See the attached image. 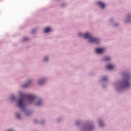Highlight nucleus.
Segmentation results:
<instances>
[{
    "label": "nucleus",
    "mask_w": 131,
    "mask_h": 131,
    "mask_svg": "<svg viewBox=\"0 0 131 131\" xmlns=\"http://www.w3.org/2000/svg\"><path fill=\"white\" fill-rule=\"evenodd\" d=\"M20 96L21 98L18 101V106L19 108H25V100H27V101L31 103L35 99V97L31 95H24L21 93Z\"/></svg>",
    "instance_id": "f257e3e1"
},
{
    "label": "nucleus",
    "mask_w": 131,
    "mask_h": 131,
    "mask_svg": "<svg viewBox=\"0 0 131 131\" xmlns=\"http://www.w3.org/2000/svg\"><path fill=\"white\" fill-rule=\"evenodd\" d=\"M79 36H82V37H84V38H89V40L90 42H95V43H99V39L93 37L92 35H91L89 33H86L85 34L82 33H79Z\"/></svg>",
    "instance_id": "f03ea898"
},
{
    "label": "nucleus",
    "mask_w": 131,
    "mask_h": 131,
    "mask_svg": "<svg viewBox=\"0 0 131 131\" xmlns=\"http://www.w3.org/2000/svg\"><path fill=\"white\" fill-rule=\"evenodd\" d=\"M125 80L123 82L124 87V88H128L129 86V83H128V79L130 78L129 77V75L125 74L124 75Z\"/></svg>",
    "instance_id": "7ed1b4c3"
},
{
    "label": "nucleus",
    "mask_w": 131,
    "mask_h": 131,
    "mask_svg": "<svg viewBox=\"0 0 131 131\" xmlns=\"http://www.w3.org/2000/svg\"><path fill=\"white\" fill-rule=\"evenodd\" d=\"M96 53L97 54H102V53H104V51H105V49L104 48H96L95 50Z\"/></svg>",
    "instance_id": "20e7f679"
},
{
    "label": "nucleus",
    "mask_w": 131,
    "mask_h": 131,
    "mask_svg": "<svg viewBox=\"0 0 131 131\" xmlns=\"http://www.w3.org/2000/svg\"><path fill=\"white\" fill-rule=\"evenodd\" d=\"M97 5H98L101 9L105 8V4L101 2H98Z\"/></svg>",
    "instance_id": "39448f33"
},
{
    "label": "nucleus",
    "mask_w": 131,
    "mask_h": 131,
    "mask_svg": "<svg viewBox=\"0 0 131 131\" xmlns=\"http://www.w3.org/2000/svg\"><path fill=\"white\" fill-rule=\"evenodd\" d=\"M113 68H114V66H112V64H108V66L106 67V69L109 70H112Z\"/></svg>",
    "instance_id": "423d86ee"
},
{
    "label": "nucleus",
    "mask_w": 131,
    "mask_h": 131,
    "mask_svg": "<svg viewBox=\"0 0 131 131\" xmlns=\"http://www.w3.org/2000/svg\"><path fill=\"white\" fill-rule=\"evenodd\" d=\"M51 31V28H46L45 29V32H50Z\"/></svg>",
    "instance_id": "0eeeda50"
},
{
    "label": "nucleus",
    "mask_w": 131,
    "mask_h": 131,
    "mask_svg": "<svg viewBox=\"0 0 131 131\" xmlns=\"http://www.w3.org/2000/svg\"><path fill=\"white\" fill-rule=\"evenodd\" d=\"M31 81H29L27 83V84H25V85H24L23 86V88H27V86H28L29 83H30Z\"/></svg>",
    "instance_id": "6e6552de"
},
{
    "label": "nucleus",
    "mask_w": 131,
    "mask_h": 131,
    "mask_svg": "<svg viewBox=\"0 0 131 131\" xmlns=\"http://www.w3.org/2000/svg\"><path fill=\"white\" fill-rule=\"evenodd\" d=\"M40 104H41V100H39L38 102H37L36 103V105L37 106H39V105H40Z\"/></svg>",
    "instance_id": "1a4fd4ad"
},
{
    "label": "nucleus",
    "mask_w": 131,
    "mask_h": 131,
    "mask_svg": "<svg viewBox=\"0 0 131 131\" xmlns=\"http://www.w3.org/2000/svg\"><path fill=\"white\" fill-rule=\"evenodd\" d=\"M99 123L100 126L102 127L104 126V125L103 124V123L102 122V121H99Z\"/></svg>",
    "instance_id": "9d476101"
},
{
    "label": "nucleus",
    "mask_w": 131,
    "mask_h": 131,
    "mask_svg": "<svg viewBox=\"0 0 131 131\" xmlns=\"http://www.w3.org/2000/svg\"><path fill=\"white\" fill-rule=\"evenodd\" d=\"M110 60V58L109 57H105L104 58V61H109Z\"/></svg>",
    "instance_id": "9b49d317"
},
{
    "label": "nucleus",
    "mask_w": 131,
    "mask_h": 131,
    "mask_svg": "<svg viewBox=\"0 0 131 131\" xmlns=\"http://www.w3.org/2000/svg\"><path fill=\"white\" fill-rule=\"evenodd\" d=\"M103 81H105V80H107V78L106 77H104L102 79Z\"/></svg>",
    "instance_id": "f8f14e48"
},
{
    "label": "nucleus",
    "mask_w": 131,
    "mask_h": 131,
    "mask_svg": "<svg viewBox=\"0 0 131 131\" xmlns=\"http://www.w3.org/2000/svg\"><path fill=\"white\" fill-rule=\"evenodd\" d=\"M26 40H28V38H24V41H26Z\"/></svg>",
    "instance_id": "ddd939ff"
},
{
    "label": "nucleus",
    "mask_w": 131,
    "mask_h": 131,
    "mask_svg": "<svg viewBox=\"0 0 131 131\" xmlns=\"http://www.w3.org/2000/svg\"><path fill=\"white\" fill-rule=\"evenodd\" d=\"M48 58L47 57H45L44 61H48Z\"/></svg>",
    "instance_id": "4468645a"
},
{
    "label": "nucleus",
    "mask_w": 131,
    "mask_h": 131,
    "mask_svg": "<svg viewBox=\"0 0 131 131\" xmlns=\"http://www.w3.org/2000/svg\"><path fill=\"white\" fill-rule=\"evenodd\" d=\"M16 117H17V118H20V115L17 114L16 115Z\"/></svg>",
    "instance_id": "2eb2a0df"
},
{
    "label": "nucleus",
    "mask_w": 131,
    "mask_h": 131,
    "mask_svg": "<svg viewBox=\"0 0 131 131\" xmlns=\"http://www.w3.org/2000/svg\"><path fill=\"white\" fill-rule=\"evenodd\" d=\"M11 99H12V100H14L15 97L14 96H11Z\"/></svg>",
    "instance_id": "dca6fc26"
},
{
    "label": "nucleus",
    "mask_w": 131,
    "mask_h": 131,
    "mask_svg": "<svg viewBox=\"0 0 131 131\" xmlns=\"http://www.w3.org/2000/svg\"><path fill=\"white\" fill-rule=\"evenodd\" d=\"M43 82H41V81H39L38 82V84H41V83H42Z\"/></svg>",
    "instance_id": "f3484780"
}]
</instances>
